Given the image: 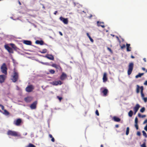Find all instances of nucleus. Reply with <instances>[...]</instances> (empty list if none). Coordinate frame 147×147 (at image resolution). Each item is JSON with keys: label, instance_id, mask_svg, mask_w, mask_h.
Here are the masks:
<instances>
[{"label": "nucleus", "instance_id": "f257e3e1", "mask_svg": "<svg viewBox=\"0 0 147 147\" xmlns=\"http://www.w3.org/2000/svg\"><path fill=\"white\" fill-rule=\"evenodd\" d=\"M19 74L18 73L14 70L13 75L12 76L11 80L13 82L17 81L19 79Z\"/></svg>", "mask_w": 147, "mask_h": 147}, {"label": "nucleus", "instance_id": "f03ea898", "mask_svg": "<svg viewBox=\"0 0 147 147\" xmlns=\"http://www.w3.org/2000/svg\"><path fill=\"white\" fill-rule=\"evenodd\" d=\"M7 68L6 64L5 63H3L1 67V71L5 75H7Z\"/></svg>", "mask_w": 147, "mask_h": 147}, {"label": "nucleus", "instance_id": "7ed1b4c3", "mask_svg": "<svg viewBox=\"0 0 147 147\" xmlns=\"http://www.w3.org/2000/svg\"><path fill=\"white\" fill-rule=\"evenodd\" d=\"M140 89L141 90L140 92L141 94V96L142 98L144 97V95L143 93V90H144L143 87L141 86L140 87L138 85H137V88L136 90V92L137 93H138L140 92Z\"/></svg>", "mask_w": 147, "mask_h": 147}, {"label": "nucleus", "instance_id": "20e7f679", "mask_svg": "<svg viewBox=\"0 0 147 147\" xmlns=\"http://www.w3.org/2000/svg\"><path fill=\"white\" fill-rule=\"evenodd\" d=\"M134 65V64L133 63H129L127 70V74L128 75H129L131 74L133 69Z\"/></svg>", "mask_w": 147, "mask_h": 147}, {"label": "nucleus", "instance_id": "39448f33", "mask_svg": "<svg viewBox=\"0 0 147 147\" xmlns=\"http://www.w3.org/2000/svg\"><path fill=\"white\" fill-rule=\"evenodd\" d=\"M7 134L8 135H10L13 136H18V133L16 132L11 130H9L8 131Z\"/></svg>", "mask_w": 147, "mask_h": 147}, {"label": "nucleus", "instance_id": "423d86ee", "mask_svg": "<svg viewBox=\"0 0 147 147\" xmlns=\"http://www.w3.org/2000/svg\"><path fill=\"white\" fill-rule=\"evenodd\" d=\"M5 49L7 50L8 52L10 53H13V51L12 49L9 47L7 45H4Z\"/></svg>", "mask_w": 147, "mask_h": 147}, {"label": "nucleus", "instance_id": "0eeeda50", "mask_svg": "<svg viewBox=\"0 0 147 147\" xmlns=\"http://www.w3.org/2000/svg\"><path fill=\"white\" fill-rule=\"evenodd\" d=\"M34 88L32 85H30L27 86L26 88V90L28 92H32Z\"/></svg>", "mask_w": 147, "mask_h": 147}, {"label": "nucleus", "instance_id": "6e6552de", "mask_svg": "<svg viewBox=\"0 0 147 147\" xmlns=\"http://www.w3.org/2000/svg\"><path fill=\"white\" fill-rule=\"evenodd\" d=\"M37 101H36L33 102L30 105V107L32 109H35L36 108Z\"/></svg>", "mask_w": 147, "mask_h": 147}, {"label": "nucleus", "instance_id": "1a4fd4ad", "mask_svg": "<svg viewBox=\"0 0 147 147\" xmlns=\"http://www.w3.org/2000/svg\"><path fill=\"white\" fill-rule=\"evenodd\" d=\"M5 75H0V83H2L4 82L7 77Z\"/></svg>", "mask_w": 147, "mask_h": 147}, {"label": "nucleus", "instance_id": "9d476101", "mask_svg": "<svg viewBox=\"0 0 147 147\" xmlns=\"http://www.w3.org/2000/svg\"><path fill=\"white\" fill-rule=\"evenodd\" d=\"M60 20L62 21L64 24H67L68 23V21L67 18H64L61 16L59 18Z\"/></svg>", "mask_w": 147, "mask_h": 147}, {"label": "nucleus", "instance_id": "9b49d317", "mask_svg": "<svg viewBox=\"0 0 147 147\" xmlns=\"http://www.w3.org/2000/svg\"><path fill=\"white\" fill-rule=\"evenodd\" d=\"M22 121V120L20 119H18L16 121H14L13 123L16 125L18 126L20 125Z\"/></svg>", "mask_w": 147, "mask_h": 147}, {"label": "nucleus", "instance_id": "f8f14e48", "mask_svg": "<svg viewBox=\"0 0 147 147\" xmlns=\"http://www.w3.org/2000/svg\"><path fill=\"white\" fill-rule=\"evenodd\" d=\"M51 84L53 85L57 86L58 85H61L62 84L60 80L58 81H54L51 82Z\"/></svg>", "mask_w": 147, "mask_h": 147}, {"label": "nucleus", "instance_id": "ddd939ff", "mask_svg": "<svg viewBox=\"0 0 147 147\" xmlns=\"http://www.w3.org/2000/svg\"><path fill=\"white\" fill-rule=\"evenodd\" d=\"M44 57L52 60H54V57L53 56L51 55L47 54L44 56Z\"/></svg>", "mask_w": 147, "mask_h": 147}, {"label": "nucleus", "instance_id": "4468645a", "mask_svg": "<svg viewBox=\"0 0 147 147\" xmlns=\"http://www.w3.org/2000/svg\"><path fill=\"white\" fill-rule=\"evenodd\" d=\"M140 106L138 104H137L136 106L134 108V114H135L138 111Z\"/></svg>", "mask_w": 147, "mask_h": 147}, {"label": "nucleus", "instance_id": "2eb2a0df", "mask_svg": "<svg viewBox=\"0 0 147 147\" xmlns=\"http://www.w3.org/2000/svg\"><path fill=\"white\" fill-rule=\"evenodd\" d=\"M67 77V75L64 72H63L60 76V79L61 80H65Z\"/></svg>", "mask_w": 147, "mask_h": 147}, {"label": "nucleus", "instance_id": "dca6fc26", "mask_svg": "<svg viewBox=\"0 0 147 147\" xmlns=\"http://www.w3.org/2000/svg\"><path fill=\"white\" fill-rule=\"evenodd\" d=\"M138 119L137 117H136L135 119V125L134 126L137 130H138L139 129L138 125Z\"/></svg>", "mask_w": 147, "mask_h": 147}, {"label": "nucleus", "instance_id": "f3484780", "mask_svg": "<svg viewBox=\"0 0 147 147\" xmlns=\"http://www.w3.org/2000/svg\"><path fill=\"white\" fill-rule=\"evenodd\" d=\"M51 66L53 67L56 68L57 69H58L59 70H61L62 69L60 66L59 65H57L56 64L53 63V64Z\"/></svg>", "mask_w": 147, "mask_h": 147}, {"label": "nucleus", "instance_id": "a211bd4d", "mask_svg": "<svg viewBox=\"0 0 147 147\" xmlns=\"http://www.w3.org/2000/svg\"><path fill=\"white\" fill-rule=\"evenodd\" d=\"M24 100L26 102H30L32 99V98L30 96H28L24 98Z\"/></svg>", "mask_w": 147, "mask_h": 147}, {"label": "nucleus", "instance_id": "6ab92c4d", "mask_svg": "<svg viewBox=\"0 0 147 147\" xmlns=\"http://www.w3.org/2000/svg\"><path fill=\"white\" fill-rule=\"evenodd\" d=\"M102 80L103 82H104L107 81V74L106 73H104Z\"/></svg>", "mask_w": 147, "mask_h": 147}, {"label": "nucleus", "instance_id": "aec40b11", "mask_svg": "<svg viewBox=\"0 0 147 147\" xmlns=\"http://www.w3.org/2000/svg\"><path fill=\"white\" fill-rule=\"evenodd\" d=\"M97 26H101L102 28H104L105 27V26L104 25V22H100L99 21H97Z\"/></svg>", "mask_w": 147, "mask_h": 147}, {"label": "nucleus", "instance_id": "412c9836", "mask_svg": "<svg viewBox=\"0 0 147 147\" xmlns=\"http://www.w3.org/2000/svg\"><path fill=\"white\" fill-rule=\"evenodd\" d=\"M112 119L114 121L117 122H119L121 121V119L120 118L115 116H114L113 117Z\"/></svg>", "mask_w": 147, "mask_h": 147}, {"label": "nucleus", "instance_id": "4be33fe9", "mask_svg": "<svg viewBox=\"0 0 147 147\" xmlns=\"http://www.w3.org/2000/svg\"><path fill=\"white\" fill-rule=\"evenodd\" d=\"M23 42L24 44L27 45H31L32 44V42L29 40H24Z\"/></svg>", "mask_w": 147, "mask_h": 147}, {"label": "nucleus", "instance_id": "5701e85b", "mask_svg": "<svg viewBox=\"0 0 147 147\" xmlns=\"http://www.w3.org/2000/svg\"><path fill=\"white\" fill-rule=\"evenodd\" d=\"M9 45L12 48H13L14 50L17 51L18 49V48L13 43H10Z\"/></svg>", "mask_w": 147, "mask_h": 147}, {"label": "nucleus", "instance_id": "b1692460", "mask_svg": "<svg viewBox=\"0 0 147 147\" xmlns=\"http://www.w3.org/2000/svg\"><path fill=\"white\" fill-rule=\"evenodd\" d=\"M35 43L37 44H40V45H42L44 44V42L42 40H36L35 42Z\"/></svg>", "mask_w": 147, "mask_h": 147}, {"label": "nucleus", "instance_id": "393cba45", "mask_svg": "<svg viewBox=\"0 0 147 147\" xmlns=\"http://www.w3.org/2000/svg\"><path fill=\"white\" fill-rule=\"evenodd\" d=\"M108 90L107 89H105L102 91L104 96H106L108 93Z\"/></svg>", "mask_w": 147, "mask_h": 147}, {"label": "nucleus", "instance_id": "a878e982", "mask_svg": "<svg viewBox=\"0 0 147 147\" xmlns=\"http://www.w3.org/2000/svg\"><path fill=\"white\" fill-rule=\"evenodd\" d=\"M130 44H126L127 51H131L130 49H131V48L130 47Z\"/></svg>", "mask_w": 147, "mask_h": 147}, {"label": "nucleus", "instance_id": "bb28decb", "mask_svg": "<svg viewBox=\"0 0 147 147\" xmlns=\"http://www.w3.org/2000/svg\"><path fill=\"white\" fill-rule=\"evenodd\" d=\"M144 73H139L138 75L136 76L135 77L136 78H140L142 76H143L144 75Z\"/></svg>", "mask_w": 147, "mask_h": 147}, {"label": "nucleus", "instance_id": "cd10ccee", "mask_svg": "<svg viewBox=\"0 0 147 147\" xmlns=\"http://www.w3.org/2000/svg\"><path fill=\"white\" fill-rule=\"evenodd\" d=\"M133 112L132 110H130L129 112L128 115L129 117H131L133 115Z\"/></svg>", "mask_w": 147, "mask_h": 147}, {"label": "nucleus", "instance_id": "c85d7f7f", "mask_svg": "<svg viewBox=\"0 0 147 147\" xmlns=\"http://www.w3.org/2000/svg\"><path fill=\"white\" fill-rule=\"evenodd\" d=\"M25 147H36V146L31 143H29V144Z\"/></svg>", "mask_w": 147, "mask_h": 147}, {"label": "nucleus", "instance_id": "c756f323", "mask_svg": "<svg viewBox=\"0 0 147 147\" xmlns=\"http://www.w3.org/2000/svg\"><path fill=\"white\" fill-rule=\"evenodd\" d=\"M138 116L140 117H141L142 118H143L144 117H146V115H141V114L140 113H139L138 114Z\"/></svg>", "mask_w": 147, "mask_h": 147}, {"label": "nucleus", "instance_id": "7c9ffc66", "mask_svg": "<svg viewBox=\"0 0 147 147\" xmlns=\"http://www.w3.org/2000/svg\"><path fill=\"white\" fill-rule=\"evenodd\" d=\"M129 127H127V128H126V134L127 135L129 134Z\"/></svg>", "mask_w": 147, "mask_h": 147}, {"label": "nucleus", "instance_id": "2f4dec72", "mask_svg": "<svg viewBox=\"0 0 147 147\" xmlns=\"http://www.w3.org/2000/svg\"><path fill=\"white\" fill-rule=\"evenodd\" d=\"M47 52V49H43L42 51H40V52L42 53H45Z\"/></svg>", "mask_w": 147, "mask_h": 147}, {"label": "nucleus", "instance_id": "473e14b6", "mask_svg": "<svg viewBox=\"0 0 147 147\" xmlns=\"http://www.w3.org/2000/svg\"><path fill=\"white\" fill-rule=\"evenodd\" d=\"M142 133H143V135L145 137V138L147 137V135L146 132L144 131H142Z\"/></svg>", "mask_w": 147, "mask_h": 147}, {"label": "nucleus", "instance_id": "72a5a7b5", "mask_svg": "<svg viewBox=\"0 0 147 147\" xmlns=\"http://www.w3.org/2000/svg\"><path fill=\"white\" fill-rule=\"evenodd\" d=\"M4 113L6 115H9V112L7 111L6 110H5V109L4 110Z\"/></svg>", "mask_w": 147, "mask_h": 147}, {"label": "nucleus", "instance_id": "f704fd0d", "mask_svg": "<svg viewBox=\"0 0 147 147\" xmlns=\"http://www.w3.org/2000/svg\"><path fill=\"white\" fill-rule=\"evenodd\" d=\"M49 71V72L51 74H53L55 73V70L52 69L50 70Z\"/></svg>", "mask_w": 147, "mask_h": 147}, {"label": "nucleus", "instance_id": "c9c22d12", "mask_svg": "<svg viewBox=\"0 0 147 147\" xmlns=\"http://www.w3.org/2000/svg\"><path fill=\"white\" fill-rule=\"evenodd\" d=\"M145 110V109L144 107H142L140 110V112L141 113H143Z\"/></svg>", "mask_w": 147, "mask_h": 147}, {"label": "nucleus", "instance_id": "e433bc0d", "mask_svg": "<svg viewBox=\"0 0 147 147\" xmlns=\"http://www.w3.org/2000/svg\"><path fill=\"white\" fill-rule=\"evenodd\" d=\"M41 64H43V65H50L49 64V63H44V62H40Z\"/></svg>", "mask_w": 147, "mask_h": 147}, {"label": "nucleus", "instance_id": "4c0bfd02", "mask_svg": "<svg viewBox=\"0 0 147 147\" xmlns=\"http://www.w3.org/2000/svg\"><path fill=\"white\" fill-rule=\"evenodd\" d=\"M142 99L145 102H147V97H144Z\"/></svg>", "mask_w": 147, "mask_h": 147}, {"label": "nucleus", "instance_id": "58836bf2", "mask_svg": "<svg viewBox=\"0 0 147 147\" xmlns=\"http://www.w3.org/2000/svg\"><path fill=\"white\" fill-rule=\"evenodd\" d=\"M107 50L109 51L111 53H113V51L109 47H107Z\"/></svg>", "mask_w": 147, "mask_h": 147}, {"label": "nucleus", "instance_id": "ea45409f", "mask_svg": "<svg viewBox=\"0 0 147 147\" xmlns=\"http://www.w3.org/2000/svg\"><path fill=\"white\" fill-rule=\"evenodd\" d=\"M141 147H146L145 142H144L141 145Z\"/></svg>", "mask_w": 147, "mask_h": 147}, {"label": "nucleus", "instance_id": "a19ab883", "mask_svg": "<svg viewBox=\"0 0 147 147\" xmlns=\"http://www.w3.org/2000/svg\"><path fill=\"white\" fill-rule=\"evenodd\" d=\"M96 115L97 116H99V115L98 111L97 110H96L95 112Z\"/></svg>", "mask_w": 147, "mask_h": 147}, {"label": "nucleus", "instance_id": "79ce46f5", "mask_svg": "<svg viewBox=\"0 0 147 147\" xmlns=\"http://www.w3.org/2000/svg\"><path fill=\"white\" fill-rule=\"evenodd\" d=\"M125 45L124 44H123V45L122 46H121V49H123V48H125Z\"/></svg>", "mask_w": 147, "mask_h": 147}, {"label": "nucleus", "instance_id": "37998d69", "mask_svg": "<svg viewBox=\"0 0 147 147\" xmlns=\"http://www.w3.org/2000/svg\"><path fill=\"white\" fill-rule=\"evenodd\" d=\"M89 38L91 42H94L91 36L89 37Z\"/></svg>", "mask_w": 147, "mask_h": 147}, {"label": "nucleus", "instance_id": "c03bdc74", "mask_svg": "<svg viewBox=\"0 0 147 147\" xmlns=\"http://www.w3.org/2000/svg\"><path fill=\"white\" fill-rule=\"evenodd\" d=\"M137 134L138 136H140L141 135V133L140 131H138L137 133Z\"/></svg>", "mask_w": 147, "mask_h": 147}, {"label": "nucleus", "instance_id": "a18cd8bd", "mask_svg": "<svg viewBox=\"0 0 147 147\" xmlns=\"http://www.w3.org/2000/svg\"><path fill=\"white\" fill-rule=\"evenodd\" d=\"M57 97L60 101H61L62 99V98L61 97H59V96H57Z\"/></svg>", "mask_w": 147, "mask_h": 147}, {"label": "nucleus", "instance_id": "49530a36", "mask_svg": "<svg viewBox=\"0 0 147 147\" xmlns=\"http://www.w3.org/2000/svg\"><path fill=\"white\" fill-rule=\"evenodd\" d=\"M116 38L118 40V41H119V43H121V41L120 40V39H119L118 37L117 36H116Z\"/></svg>", "mask_w": 147, "mask_h": 147}, {"label": "nucleus", "instance_id": "de8ad7c7", "mask_svg": "<svg viewBox=\"0 0 147 147\" xmlns=\"http://www.w3.org/2000/svg\"><path fill=\"white\" fill-rule=\"evenodd\" d=\"M147 123V119H146L144 122L143 124H144Z\"/></svg>", "mask_w": 147, "mask_h": 147}, {"label": "nucleus", "instance_id": "09e8293b", "mask_svg": "<svg viewBox=\"0 0 147 147\" xmlns=\"http://www.w3.org/2000/svg\"><path fill=\"white\" fill-rule=\"evenodd\" d=\"M51 141L53 142H55V139L53 137L52 138H51Z\"/></svg>", "mask_w": 147, "mask_h": 147}, {"label": "nucleus", "instance_id": "8fccbe9b", "mask_svg": "<svg viewBox=\"0 0 147 147\" xmlns=\"http://www.w3.org/2000/svg\"><path fill=\"white\" fill-rule=\"evenodd\" d=\"M49 137L51 138H52L53 137L52 136V135L51 134H49Z\"/></svg>", "mask_w": 147, "mask_h": 147}, {"label": "nucleus", "instance_id": "3c124183", "mask_svg": "<svg viewBox=\"0 0 147 147\" xmlns=\"http://www.w3.org/2000/svg\"><path fill=\"white\" fill-rule=\"evenodd\" d=\"M1 108L2 109V110H4V107L3 105H2V106H1Z\"/></svg>", "mask_w": 147, "mask_h": 147}, {"label": "nucleus", "instance_id": "603ef678", "mask_svg": "<svg viewBox=\"0 0 147 147\" xmlns=\"http://www.w3.org/2000/svg\"><path fill=\"white\" fill-rule=\"evenodd\" d=\"M144 129L146 131H147V126H146L144 128Z\"/></svg>", "mask_w": 147, "mask_h": 147}, {"label": "nucleus", "instance_id": "864d4df0", "mask_svg": "<svg viewBox=\"0 0 147 147\" xmlns=\"http://www.w3.org/2000/svg\"><path fill=\"white\" fill-rule=\"evenodd\" d=\"M59 34L61 36H63V34L61 32H59Z\"/></svg>", "mask_w": 147, "mask_h": 147}, {"label": "nucleus", "instance_id": "5fc2aeb1", "mask_svg": "<svg viewBox=\"0 0 147 147\" xmlns=\"http://www.w3.org/2000/svg\"><path fill=\"white\" fill-rule=\"evenodd\" d=\"M86 35L88 38L90 36L88 33H86Z\"/></svg>", "mask_w": 147, "mask_h": 147}, {"label": "nucleus", "instance_id": "6e6d98bb", "mask_svg": "<svg viewBox=\"0 0 147 147\" xmlns=\"http://www.w3.org/2000/svg\"><path fill=\"white\" fill-rule=\"evenodd\" d=\"M144 85H147V80L144 83Z\"/></svg>", "mask_w": 147, "mask_h": 147}, {"label": "nucleus", "instance_id": "4d7b16f0", "mask_svg": "<svg viewBox=\"0 0 147 147\" xmlns=\"http://www.w3.org/2000/svg\"><path fill=\"white\" fill-rule=\"evenodd\" d=\"M142 70H143V71H146V69H145V68H144V67H142Z\"/></svg>", "mask_w": 147, "mask_h": 147}, {"label": "nucleus", "instance_id": "13d9d810", "mask_svg": "<svg viewBox=\"0 0 147 147\" xmlns=\"http://www.w3.org/2000/svg\"><path fill=\"white\" fill-rule=\"evenodd\" d=\"M119 125H118V124H117V125H115V127H116V128H118V127H119Z\"/></svg>", "mask_w": 147, "mask_h": 147}, {"label": "nucleus", "instance_id": "bf43d9fd", "mask_svg": "<svg viewBox=\"0 0 147 147\" xmlns=\"http://www.w3.org/2000/svg\"><path fill=\"white\" fill-rule=\"evenodd\" d=\"M42 8H43V9H45V7L44 6V5L42 4Z\"/></svg>", "mask_w": 147, "mask_h": 147}, {"label": "nucleus", "instance_id": "052dcab7", "mask_svg": "<svg viewBox=\"0 0 147 147\" xmlns=\"http://www.w3.org/2000/svg\"><path fill=\"white\" fill-rule=\"evenodd\" d=\"M57 11H55V12L54 13V14H55V15H56L57 13Z\"/></svg>", "mask_w": 147, "mask_h": 147}, {"label": "nucleus", "instance_id": "680f3d73", "mask_svg": "<svg viewBox=\"0 0 147 147\" xmlns=\"http://www.w3.org/2000/svg\"><path fill=\"white\" fill-rule=\"evenodd\" d=\"M143 60H144V61L145 62H146V58H144L143 59Z\"/></svg>", "mask_w": 147, "mask_h": 147}, {"label": "nucleus", "instance_id": "e2e57ef3", "mask_svg": "<svg viewBox=\"0 0 147 147\" xmlns=\"http://www.w3.org/2000/svg\"><path fill=\"white\" fill-rule=\"evenodd\" d=\"M131 57L132 58V59H134L135 58L133 56V55H131Z\"/></svg>", "mask_w": 147, "mask_h": 147}, {"label": "nucleus", "instance_id": "0e129e2a", "mask_svg": "<svg viewBox=\"0 0 147 147\" xmlns=\"http://www.w3.org/2000/svg\"><path fill=\"white\" fill-rule=\"evenodd\" d=\"M19 3L20 5H21V2L19 1Z\"/></svg>", "mask_w": 147, "mask_h": 147}, {"label": "nucleus", "instance_id": "69168bd1", "mask_svg": "<svg viewBox=\"0 0 147 147\" xmlns=\"http://www.w3.org/2000/svg\"><path fill=\"white\" fill-rule=\"evenodd\" d=\"M27 133L26 132V133H25V134H24V135L25 136H26V135H27Z\"/></svg>", "mask_w": 147, "mask_h": 147}, {"label": "nucleus", "instance_id": "338daca9", "mask_svg": "<svg viewBox=\"0 0 147 147\" xmlns=\"http://www.w3.org/2000/svg\"><path fill=\"white\" fill-rule=\"evenodd\" d=\"M100 147H103V145L102 144H101V145H100Z\"/></svg>", "mask_w": 147, "mask_h": 147}, {"label": "nucleus", "instance_id": "774afa93", "mask_svg": "<svg viewBox=\"0 0 147 147\" xmlns=\"http://www.w3.org/2000/svg\"><path fill=\"white\" fill-rule=\"evenodd\" d=\"M145 72H147V69L146 70Z\"/></svg>", "mask_w": 147, "mask_h": 147}]
</instances>
